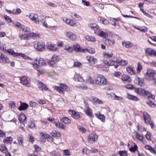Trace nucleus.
<instances>
[{
	"label": "nucleus",
	"mask_w": 156,
	"mask_h": 156,
	"mask_svg": "<svg viewBox=\"0 0 156 156\" xmlns=\"http://www.w3.org/2000/svg\"><path fill=\"white\" fill-rule=\"evenodd\" d=\"M135 92L140 95L147 96L148 98L154 99L155 98L150 92L142 88H136L135 89Z\"/></svg>",
	"instance_id": "nucleus-1"
},
{
	"label": "nucleus",
	"mask_w": 156,
	"mask_h": 156,
	"mask_svg": "<svg viewBox=\"0 0 156 156\" xmlns=\"http://www.w3.org/2000/svg\"><path fill=\"white\" fill-rule=\"evenodd\" d=\"M95 83L99 86H104L107 83L106 79L103 76L96 77L95 79Z\"/></svg>",
	"instance_id": "nucleus-2"
},
{
	"label": "nucleus",
	"mask_w": 156,
	"mask_h": 156,
	"mask_svg": "<svg viewBox=\"0 0 156 156\" xmlns=\"http://www.w3.org/2000/svg\"><path fill=\"white\" fill-rule=\"evenodd\" d=\"M75 80L76 82H78V87L83 89H85L87 88V87L85 84L83 83H84V80L80 76H75Z\"/></svg>",
	"instance_id": "nucleus-3"
},
{
	"label": "nucleus",
	"mask_w": 156,
	"mask_h": 156,
	"mask_svg": "<svg viewBox=\"0 0 156 156\" xmlns=\"http://www.w3.org/2000/svg\"><path fill=\"white\" fill-rule=\"evenodd\" d=\"M55 89L56 90L60 93L63 94L65 90L69 91L70 90V88L65 84L61 83L60 86H55Z\"/></svg>",
	"instance_id": "nucleus-4"
},
{
	"label": "nucleus",
	"mask_w": 156,
	"mask_h": 156,
	"mask_svg": "<svg viewBox=\"0 0 156 156\" xmlns=\"http://www.w3.org/2000/svg\"><path fill=\"white\" fill-rule=\"evenodd\" d=\"M9 54L12 55L14 57L20 56L25 59H29V57L22 53H16L13 49H9L6 51Z\"/></svg>",
	"instance_id": "nucleus-5"
},
{
	"label": "nucleus",
	"mask_w": 156,
	"mask_h": 156,
	"mask_svg": "<svg viewBox=\"0 0 156 156\" xmlns=\"http://www.w3.org/2000/svg\"><path fill=\"white\" fill-rule=\"evenodd\" d=\"M20 83L23 85L27 87L30 86V79L28 77L23 76L20 77Z\"/></svg>",
	"instance_id": "nucleus-6"
},
{
	"label": "nucleus",
	"mask_w": 156,
	"mask_h": 156,
	"mask_svg": "<svg viewBox=\"0 0 156 156\" xmlns=\"http://www.w3.org/2000/svg\"><path fill=\"white\" fill-rule=\"evenodd\" d=\"M34 47L37 51H42L45 49V44L43 42H38L35 44Z\"/></svg>",
	"instance_id": "nucleus-7"
},
{
	"label": "nucleus",
	"mask_w": 156,
	"mask_h": 156,
	"mask_svg": "<svg viewBox=\"0 0 156 156\" xmlns=\"http://www.w3.org/2000/svg\"><path fill=\"white\" fill-rule=\"evenodd\" d=\"M65 34L69 38V39L73 41H75L77 39L76 35L70 31L66 32Z\"/></svg>",
	"instance_id": "nucleus-8"
},
{
	"label": "nucleus",
	"mask_w": 156,
	"mask_h": 156,
	"mask_svg": "<svg viewBox=\"0 0 156 156\" xmlns=\"http://www.w3.org/2000/svg\"><path fill=\"white\" fill-rule=\"evenodd\" d=\"M29 18L32 21L38 24L39 23L40 18L38 17V15L33 13H31L29 16Z\"/></svg>",
	"instance_id": "nucleus-9"
},
{
	"label": "nucleus",
	"mask_w": 156,
	"mask_h": 156,
	"mask_svg": "<svg viewBox=\"0 0 156 156\" xmlns=\"http://www.w3.org/2000/svg\"><path fill=\"white\" fill-rule=\"evenodd\" d=\"M68 112L69 114L74 119H77L80 117V115L79 112H76L73 110H69Z\"/></svg>",
	"instance_id": "nucleus-10"
},
{
	"label": "nucleus",
	"mask_w": 156,
	"mask_h": 156,
	"mask_svg": "<svg viewBox=\"0 0 156 156\" xmlns=\"http://www.w3.org/2000/svg\"><path fill=\"white\" fill-rule=\"evenodd\" d=\"M98 136L96 133L90 134L88 136V139L90 143H92L97 141Z\"/></svg>",
	"instance_id": "nucleus-11"
},
{
	"label": "nucleus",
	"mask_w": 156,
	"mask_h": 156,
	"mask_svg": "<svg viewBox=\"0 0 156 156\" xmlns=\"http://www.w3.org/2000/svg\"><path fill=\"white\" fill-rule=\"evenodd\" d=\"M146 75L150 77L154 78L156 76V72L155 70L149 69L147 70Z\"/></svg>",
	"instance_id": "nucleus-12"
},
{
	"label": "nucleus",
	"mask_w": 156,
	"mask_h": 156,
	"mask_svg": "<svg viewBox=\"0 0 156 156\" xmlns=\"http://www.w3.org/2000/svg\"><path fill=\"white\" fill-rule=\"evenodd\" d=\"M145 52L151 56H156V52L150 48H147L145 50Z\"/></svg>",
	"instance_id": "nucleus-13"
},
{
	"label": "nucleus",
	"mask_w": 156,
	"mask_h": 156,
	"mask_svg": "<svg viewBox=\"0 0 156 156\" xmlns=\"http://www.w3.org/2000/svg\"><path fill=\"white\" fill-rule=\"evenodd\" d=\"M46 46L48 49L51 51H56L58 49V48L56 47L55 45L52 44L50 43H47Z\"/></svg>",
	"instance_id": "nucleus-14"
},
{
	"label": "nucleus",
	"mask_w": 156,
	"mask_h": 156,
	"mask_svg": "<svg viewBox=\"0 0 156 156\" xmlns=\"http://www.w3.org/2000/svg\"><path fill=\"white\" fill-rule=\"evenodd\" d=\"M46 17L43 15L41 16H39V22H40L42 25L46 27H48V26L47 23L46 22L45 20L44 19L46 18Z\"/></svg>",
	"instance_id": "nucleus-15"
},
{
	"label": "nucleus",
	"mask_w": 156,
	"mask_h": 156,
	"mask_svg": "<svg viewBox=\"0 0 156 156\" xmlns=\"http://www.w3.org/2000/svg\"><path fill=\"white\" fill-rule=\"evenodd\" d=\"M54 124L56 127L61 129L65 130V126L62 123H61L59 122H55L54 121Z\"/></svg>",
	"instance_id": "nucleus-16"
},
{
	"label": "nucleus",
	"mask_w": 156,
	"mask_h": 156,
	"mask_svg": "<svg viewBox=\"0 0 156 156\" xmlns=\"http://www.w3.org/2000/svg\"><path fill=\"white\" fill-rule=\"evenodd\" d=\"M51 134L56 138H59L61 136V134L59 132L55 130L52 131L51 133Z\"/></svg>",
	"instance_id": "nucleus-17"
},
{
	"label": "nucleus",
	"mask_w": 156,
	"mask_h": 156,
	"mask_svg": "<svg viewBox=\"0 0 156 156\" xmlns=\"http://www.w3.org/2000/svg\"><path fill=\"white\" fill-rule=\"evenodd\" d=\"M39 88L43 90H47L48 89V87L43 83L40 81L38 82V84Z\"/></svg>",
	"instance_id": "nucleus-18"
},
{
	"label": "nucleus",
	"mask_w": 156,
	"mask_h": 156,
	"mask_svg": "<svg viewBox=\"0 0 156 156\" xmlns=\"http://www.w3.org/2000/svg\"><path fill=\"white\" fill-rule=\"evenodd\" d=\"M28 106L27 104L23 103L20 104L18 108L20 111L25 110L28 108Z\"/></svg>",
	"instance_id": "nucleus-19"
},
{
	"label": "nucleus",
	"mask_w": 156,
	"mask_h": 156,
	"mask_svg": "<svg viewBox=\"0 0 156 156\" xmlns=\"http://www.w3.org/2000/svg\"><path fill=\"white\" fill-rule=\"evenodd\" d=\"M144 81L143 80L140 79V78L138 77L136 79L134 80V82L135 83H137L141 87L143 86L144 85Z\"/></svg>",
	"instance_id": "nucleus-20"
},
{
	"label": "nucleus",
	"mask_w": 156,
	"mask_h": 156,
	"mask_svg": "<svg viewBox=\"0 0 156 156\" xmlns=\"http://www.w3.org/2000/svg\"><path fill=\"white\" fill-rule=\"evenodd\" d=\"M36 61L37 62L39 66H44L46 65L45 62L43 58H40L38 59H37Z\"/></svg>",
	"instance_id": "nucleus-21"
},
{
	"label": "nucleus",
	"mask_w": 156,
	"mask_h": 156,
	"mask_svg": "<svg viewBox=\"0 0 156 156\" xmlns=\"http://www.w3.org/2000/svg\"><path fill=\"white\" fill-rule=\"evenodd\" d=\"M60 120L67 124H69L71 122V120L68 118L66 117L60 118Z\"/></svg>",
	"instance_id": "nucleus-22"
},
{
	"label": "nucleus",
	"mask_w": 156,
	"mask_h": 156,
	"mask_svg": "<svg viewBox=\"0 0 156 156\" xmlns=\"http://www.w3.org/2000/svg\"><path fill=\"white\" fill-rule=\"evenodd\" d=\"M19 119L20 122L22 123H24L26 119L25 115L23 114H21L20 115Z\"/></svg>",
	"instance_id": "nucleus-23"
},
{
	"label": "nucleus",
	"mask_w": 156,
	"mask_h": 156,
	"mask_svg": "<svg viewBox=\"0 0 156 156\" xmlns=\"http://www.w3.org/2000/svg\"><path fill=\"white\" fill-rule=\"evenodd\" d=\"M114 40H111L108 39H106L105 41V43L109 46H112L115 44Z\"/></svg>",
	"instance_id": "nucleus-24"
},
{
	"label": "nucleus",
	"mask_w": 156,
	"mask_h": 156,
	"mask_svg": "<svg viewBox=\"0 0 156 156\" xmlns=\"http://www.w3.org/2000/svg\"><path fill=\"white\" fill-rule=\"evenodd\" d=\"M89 26L95 31L98 30L99 28V27L95 23L90 24L89 25Z\"/></svg>",
	"instance_id": "nucleus-25"
},
{
	"label": "nucleus",
	"mask_w": 156,
	"mask_h": 156,
	"mask_svg": "<svg viewBox=\"0 0 156 156\" xmlns=\"http://www.w3.org/2000/svg\"><path fill=\"white\" fill-rule=\"evenodd\" d=\"M134 133L135 134L136 138L142 142L143 140V136L140 134L137 131H135Z\"/></svg>",
	"instance_id": "nucleus-26"
},
{
	"label": "nucleus",
	"mask_w": 156,
	"mask_h": 156,
	"mask_svg": "<svg viewBox=\"0 0 156 156\" xmlns=\"http://www.w3.org/2000/svg\"><path fill=\"white\" fill-rule=\"evenodd\" d=\"M1 63H8L10 62L9 59L4 55L0 61Z\"/></svg>",
	"instance_id": "nucleus-27"
},
{
	"label": "nucleus",
	"mask_w": 156,
	"mask_h": 156,
	"mask_svg": "<svg viewBox=\"0 0 156 156\" xmlns=\"http://www.w3.org/2000/svg\"><path fill=\"white\" fill-rule=\"evenodd\" d=\"M122 80L123 81L130 82L131 79L129 76L127 75H123L122 76Z\"/></svg>",
	"instance_id": "nucleus-28"
},
{
	"label": "nucleus",
	"mask_w": 156,
	"mask_h": 156,
	"mask_svg": "<svg viewBox=\"0 0 156 156\" xmlns=\"http://www.w3.org/2000/svg\"><path fill=\"white\" fill-rule=\"evenodd\" d=\"M96 33L98 35L101 36V37L103 38H106L108 36V34L107 33L104 32L102 31H99L97 32V33Z\"/></svg>",
	"instance_id": "nucleus-29"
},
{
	"label": "nucleus",
	"mask_w": 156,
	"mask_h": 156,
	"mask_svg": "<svg viewBox=\"0 0 156 156\" xmlns=\"http://www.w3.org/2000/svg\"><path fill=\"white\" fill-rule=\"evenodd\" d=\"M127 98L130 100L136 101L139 100L138 98L136 96L132 95L129 94H128Z\"/></svg>",
	"instance_id": "nucleus-30"
},
{
	"label": "nucleus",
	"mask_w": 156,
	"mask_h": 156,
	"mask_svg": "<svg viewBox=\"0 0 156 156\" xmlns=\"http://www.w3.org/2000/svg\"><path fill=\"white\" fill-rule=\"evenodd\" d=\"M86 82V83L90 84H93L95 82V80L94 81L90 76H88L87 77Z\"/></svg>",
	"instance_id": "nucleus-31"
},
{
	"label": "nucleus",
	"mask_w": 156,
	"mask_h": 156,
	"mask_svg": "<svg viewBox=\"0 0 156 156\" xmlns=\"http://www.w3.org/2000/svg\"><path fill=\"white\" fill-rule=\"evenodd\" d=\"M64 49L69 53H71L73 50V47L67 45L65 46Z\"/></svg>",
	"instance_id": "nucleus-32"
},
{
	"label": "nucleus",
	"mask_w": 156,
	"mask_h": 156,
	"mask_svg": "<svg viewBox=\"0 0 156 156\" xmlns=\"http://www.w3.org/2000/svg\"><path fill=\"white\" fill-rule=\"evenodd\" d=\"M73 50L76 52H79L80 51V46L79 45L77 44H74L73 45Z\"/></svg>",
	"instance_id": "nucleus-33"
},
{
	"label": "nucleus",
	"mask_w": 156,
	"mask_h": 156,
	"mask_svg": "<svg viewBox=\"0 0 156 156\" xmlns=\"http://www.w3.org/2000/svg\"><path fill=\"white\" fill-rule=\"evenodd\" d=\"M133 144V146H132V147L129 148V151L133 152H134L136 151L138 152V151L137 150V145L135 143Z\"/></svg>",
	"instance_id": "nucleus-34"
},
{
	"label": "nucleus",
	"mask_w": 156,
	"mask_h": 156,
	"mask_svg": "<svg viewBox=\"0 0 156 156\" xmlns=\"http://www.w3.org/2000/svg\"><path fill=\"white\" fill-rule=\"evenodd\" d=\"M21 30L23 31H24L27 34H30L31 33L30 32V28L29 27H27L24 25H23V26L22 27Z\"/></svg>",
	"instance_id": "nucleus-35"
},
{
	"label": "nucleus",
	"mask_w": 156,
	"mask_h": 156,
	"mask_svg": "<svg viewBox=\"0 0 156 156\" xmlns=\"http://www.w3.org/2000/svg\"><path fill=\"white\" fill-rule=\"evenodd\" d=\"M143 117L144 121H146L148 119L151 120V117L146 112H144L143 113Z\"/></svg>",
	"instance_id": "nucleus-36"
},
{
	"label": "nucleus",
	"mask_w": 156,
	"mask_h": 156,
	"mask_svg": "<svg viewBox=\"0 0 156 156\" xmlns=\"http://www.w3.org/2000/svg\"><path fill=\"white\" fill-rule=\"evenodd\" d=\"M52 61L54 62H58L60 60V58L58 56L56 55H54L51 58Z\"/></svg>",
	"instance_id": "nucleus-37"
},
{
	"label": "nucleus",
	"mask_w": 156,
	"mask_h": 156,
	"mask_svg": "<svg viewBox=\"0 0 156 156\" xmlns=\"http://www.w3.org/2000/svg\"><path fill=\"white\" fill-rule=\"evenodd\" d=\"M7 151V149L4 145H0V151L3 153H5Z\"/></svg>",
	"instance_id": "nucleus-38"
},
{
	"label": "nucleus",
	"mask_w": 156,
	"mask_h": 156,
	"mask_svg": "<svg viewBox=\"0 0 156 156\" xmlns=\"http://www.w3.org/2000/svg\"><path fill=\"white\" fill-rule=\"evenodd\" d=\"M95 115L102 122H103L105 120V117L103 115L98 114H95Z\"/></svg>",
	"instance_id": "nucleus-39"
},
{
	"label": "nucleus",
	"mask_w": 156,
	"mask_h": 156,
	"mask_svg": "<svg viewBox=\"0 0 156 156\" xmlns=\"http://www.w3.org/2000/svg\"><path fill=\"white\" fill-rule=\"evenodd\" d=\"M48 65L52 67L56 68L57 67L56 63L55 62H54L51 60L49 62H48Z\"/></svg>",
	"instance_id": "nucleus-40"
},
{
	"label": "nucleus",
	"mask_w": 156,
	"mask_h": 156,
	"mask_svg": "<svg viewBox=\"0 0 156 156\" xmlns=\"http://www.w3.org/2000/svg\"><path fill=\"white\" fill-rule=\"evenodd\" d=\"M85 38L87 41H90L94 42L95 40V38L91 36H86Z\"/></svg>",
	"instance_id": "nucleus-41"
},
{
	"label": "nucleus",
	"mask_w": 156,
	"mask_h": 156,
	"mask_svg": "<svg viewBox=\"0 0 156 156\" xmlns=\"http://www.w3.org/2000/svg\"><path fill=\"white\" fill-rule=\"evenodd\" d=\"M17 140L20 145L22 146L23 145V138L21 136L18 137Z\"/></svg>",
	"instance_id": "nucleus-42"
},
{
	"label": "nucleus",
	"mask_w": 156,
	"mask_h": 156,
	"mask_svg": "<svg viewBox=\"0 0 156 156\" xmlns=\"http://www.w3.org/2000/svg\"><path fill=\"white\" fill-rule=\"evenodd\" d=\"M126 70L128 73L131 75L134 74V72L132 68L131 67H128L126 68Z\"/></svg>",
	"instance_id": "nucleus-43"
},
{
	"label": "nucleus",
	"mask_w": 156,
	"mask_h": 156,
	"mask_svg": "<svg viewBox=\"0 0 156 156\" xmlns=\"http://www.w3.org/2000/svg\"><path fill=\"white\" fill-rule=\"evenodd\" d=\"M30 106L32 108H35L37 107V104L35 102L30 101L29 103Z\"/></svg>",
	"instance_id": "nucleus-44"
},
{
	"label": "nucleus",
	"mask_w": 156,
	"mask_h": 156,
	"mask_svg": "<svg viewBox=\"0 0 156 156\" xmlns=\"http://www.w3.org/2000/svg\"><path fill=\"white\" fill-rule=\"evenodd\" d=\"M93 101L97 104H101L103 103V102L98 98L94 97L93 99Z\"/></svg>",
	"instance_id": "nucleus-45"
},
{
	"label": "nucleus",
	"mask_w": 156,
	"mask_h": 156,
	"mask_svg": "<svg viewBox=\"0 0 156 156\" xmlns=\"http://www.w3.org/2000/svg\"><path fill=\"white\" fill-rule=\"evenodd\" d=\"M92 110L89 108H88L87 109L86 111V113L87 115L90 116V117H93V115L92 113Z\"/></svg>",
	"instance_id": "nucleus-46"
},
{
	"label": "nucleus",
	"mask_w": 156,
	"mask_h": 156,
	"mask_svg": "<svg viewBox=\"0 0 156 156\" xmlns=\"http://www.w3.org/2000/svg\"><path fill=\"white\" fill-rule=\"evenodd\" d=\"M122 44L126 48H130L132 46V44L130 42L126 43L125 42H122Z\"/></svg>",
	"instance_id": "nucleus-47"
},
{
	"label": "nucleus",
	"mask_w": 156,
	"mask_h": 156,
	"mask_svg": "<svg viewBox=\"0 0 156 156\" xmlns=\"http://www.w3.org/2000/svg\"><path fill=\"white\" fill-rule=\"evenodd\" d=\"M137 127L138 128V130L140 132H143L145 131V129L143 126H140L139 124H138L137 126Z\"/></svg>",
	"instance_id": "nucleus-48"
},
{
	"label": "nucleus",
	"mask_w": 156,
	"mask_h": 156,
	"mask_svg": "<svg viewBox=\"0 0 156 156\" xmlns=\"http://www.w3.org/2000/svg\"><path fill=\"white\" fill-rule=\"evenodd\" d=\"M145 148L149 151L151 152L154 151V148L149 145H146L145 146Z\"/></svg>",
	"instance_id": "nucleus-49"
},
{
	"label": "nucleus",
	"mask_w": 156,
	"mask_h": 156,
	"mask_svg": "<svg viewBox=\"0 0 156 156\" xmlns=\"http://www.w3.org/2000/svg\"><path fill=\"white\" fill-rule=\"evenodd\" d=\"M118 154L120 156H127V155L126 152L125 151H120L118 152Z\"/></svg>",
	"instance_id": "nucleus-50"
},
{
	"label": "nucleus",
	"mask_w": 156,
	"mask_h": 156,
	"mask_svg": "<svg viewBox=\"0 0 156 156\" xmlns=\"http://www.w3.org/2000/svg\"><path fill=\"white\" fill-rule=\"evenodd\" d=\"M77 127L80 132L83 133L86 132V130L83 127L81 126H78Z\"/></svg>",
	"instance_id": "nucleus-51"
},
{
	"label": "nucleus",
	"mask_w": 156,
	"mask_h": 156,
	"mask_svg": "<svg viewBox=\"0 0 156 156\" xmlns=\"http://www.w3.org/2000/svg\"><path fill=\"white\" fill-rule=\"evenodd\" d=\"M69 21L68 24L72 26H76V23L75 21L72 20H68Z\"/></svg>",
	"instance_id": "nucleus-52"
},
{
	"label": "nucleus",
	"mask_w": 156,
	"mask_h": 156,
	"mask_svg": "<svg viewBox=\"0 0 156 156\" xmlns=\"http://www.w3.org/2000/svg\"><path fill=\"white\" fill-rule=\"evenodd\" d=\"M12 140V138L11 137L9 136L7 137L6 138L4 139L3 141L4 143L8 142L11 143Z\"/></svg>",
	"instance_id": "nucleus-53"
},
{
	"label": "nucleus",
	"mask_w": 156,
	"mask_h": 156,
	"mask_svg": "<svg viewBox=\"0 0 156 156\" xmlns=\"http://www.w3.org/2000/svg\"><path fill=\"white\" fill-rule=\"evenodd\" d=\"M145 123L147 125H149L151 126V127L152 129L153 128V123L151 121V120H148L147 119L146 121H144Z\"/></svg>",
	"instance_id": "nucleus-54"
},
{
	"label": "nucleus",
	"mask_w": 156,
	"mask_h": 156,
	"mask_svg": "<svg viewBox=\"0 0 156 156\" xmlns=\"http://www.w3.org/2000/svg\"><path fill=\"white\" fill-rule=\"evenodd\" d=\"M13 23L15 26L21 29H22V27L23 26V25H22L20 23L17 22H13Z\"/></svg>",
	"instance_id": "nucleus-55"
},
{
	"label": "nucleus",
	"mask_w": 156,
	"mask_h": 156,
	"mask_svg": "<svg viewBox=\"0 0 156 156\" xmlns=\"http://www.w3.org/2000/svg\"><path fill=\"white\" fill-rule=\"evenodd\" d=\"M9 106L11 108H14L16 107L15 103L13 101H10L9 102Z\"/></svg>",
	"instance_id": "nucleus-56"
},
{
	"label": "nucleus",
	"mask_w": 156,
	"mask_h": 156,
	"mask_svg": "<svg viewBox=\"0 0 156 156\" xmlns=\"http://www.w3.org/2000/svg\"><path fill=\"white\" fill-rule=\"evenodd\" d=\"M137 69L138 72H140L142 69V66L140 62H138L137 64Z\"/></svg>",
	"instance_id": "nucleus-57"
},
{
	"label": "nucleus",
	"mask_w": 156,
	"mask_h": 156,
	"mask_svg": "<svg viewBox=\"0 0 156 156\" xmlns=\"http://www.w3.org/2000/svg\"><path fill=\"white\" fill-rule=\"evenodd\" d=\"M119 63L123 66H125L127 65L128 62L126 60H122L120 61V63Z\"/></svg>",
	"instance_id": "nucleus-58"
},
{
	"label": "nucleus",
	"mask_w": 156,
	"mask_h": 156,
	"mask_svg": "<svg viewBox=\"0 0 156 156\" xmlns=\"http://www.w3.org/2000/svg\"><path fill=\"white\" fill-rule=\"evenodd\" d=\"M113 55L112 53L111 52L110 53L105 52L103 54V56L104 57L106 56L108 58L112 57Z\"/></svg>",
	"instance_id": "nucleus-59"
},
{
	"label": "nucleus",
	"mask_w": 156,
	"mask_h": 156,
	"mask_svg": "<svg viewBox=\"0 0 156 156\" xmlns=\"http://www.w3.org/2000/svg\"><path fill=\"white\" fill-rule=\"evenodd\" d=\"M87 52H89L90 54H93L94 53L95 51L94 48H89L87 49Z\"/></svg>",
	"instance_id": "nucleus-60"
},
{
	"label": "nucleus",
	"mask_w": 156,
	"mask_h": 156,
	"mask_svg": "<svg viewBox=\"0 0 156 156\" xmlns=\"http://www.w3.org/2000/svg\"><path fill=\"white\" fill-rule=\"evenodd\" d=\"M30 35V36H32L33 37L34 39L37 38L39 36V35L38 34H37L33 32H31Z\"/></svg>",
	"instance_id": "nucleus-61"
},
{
	"label": "nucleus",
	"mask_w": 156,
	"mask_h": 156,
	"mask_svg": "<svg viewBox=\"0 0 156 156\" xmlns=\"http://www.w3.org/2000/svg\"><path fill=\"white\" fill-rule=\"evenodd\" d=\"M13 14H20L21 12V10L20 9L18 8L16 9H13Z\"/></svg>",
	"instance_id": "nucleus-62"
},
{
	"label": "nucleus",
	"mask_w": 156,
	"mask_h": 156,
	"mask_svg": "<svg viewBox=\"0 0 156 156\" xmlns=\"http://www.w3.org/2000/svg\"><path fill=\"white\" fill-rule=\"evenodd\" d=\"M82 64L79 62H76L74 63L73 66L74 67H80L82 66Z\"/></svg>",
	"instance_id": "nucleus-63"
},
{
	"label": "nucleus",
	"mask_w": 156,
	"mask_h": 156,
	"mask_svg": "<svg viewBox=\"0 0 156 156\" xmlns=\"http://www.w3.org/2000/svg\"><path fill=\"white\" fill-rule=\"evenodd\" d=\"M28 126L30 128H34L35 126V124L34 123L31 122L29 123Z\"/></svg>",
	"instance_id": "nucleus-64"
}]
</instances>
